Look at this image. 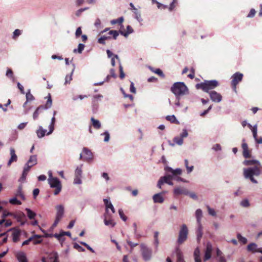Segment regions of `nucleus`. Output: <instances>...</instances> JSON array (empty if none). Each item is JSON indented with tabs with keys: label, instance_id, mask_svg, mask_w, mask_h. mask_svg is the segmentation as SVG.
<instances>
[{
	"label": "nucleus",
	"instance_id": "nucleus-8",
	"mask_svg": "<svg viewBox=\"0 0 262 262\" xmlns=\"http://www.w3.org/2000/svg\"><path fill=\"white\" fill-rule=\"evenodd\" d=\"M243 78V74L239 72H236L232 77L231 86L235 92L236 91V86Z\"/></svg>",
	"mask_w": 262,
	"mask_h": 262
},
{
	"label": "nucleus",
	"instance_id": "nucleus-59",
	"mask_svg": "<svg viewBox=\"0 0 262 262\" xmlns=\"http://www.w3.org/2000/svg\"><path fill=\"white\" fill-rule=\"evenodd\" d=\"M81 177L75 176L74 183L75 184H80L81 183Z\"/></svg>",
	"mask_w": 262,
	"mask_h": 262
},
{
	"label": "nucleus",
	"instance_id": "nucleus-9",
	"mask_svg": "<svg viewBox=\"0 0 262 262\" xmlns=\"http://www.w3.org/2000/svg\"><path fill=\"white\" fill-rule=\"evenodd\" d=\"M57 210L56 219L53 224L52 227L53 228L57 226V224L61 219L64 213V207L62 205H58L56 207Z\"/></svg>",
	"mask_w": 262,
	"mask_h": 262
},
{
	"label": "nucleus",
	"instance_id": "nucleus-5",
	"mask_svg": "<svg viewBox=\"0 0 262 262\" xmlns=\"http://www.w3.org/2000/svg\"><path fill=\"white\" fill-rule=\"evenodd\" d=\"M188 229L185 224H183L180 229L179 233L177 242L178 244L181 245L185 242L188 237Z\"/></svg>",
	"mask_w": 262,
	"mask_h": 262
},
{
	"label": "nucleus",
	"instance_id": "nucleus-54",
	"mask_svg": "<svg viewBox=\"0 0 262 262\" xmlns=\"http://www.w3.org/2000/svg\"><path fill=\"white\" fill-rule=\"evenodd\" d=\"M82 170L81 167H77L75 171V176L81 177Z\"/></svg>",
	"mask_w": 262,
	"mask_h": 262
},
{
	"label": "nucleus",
	"instance_id": "nucleus-55",
	"mask_svg": "<svg viewBox=\"0 0 262 262\" xmlns=\"http://www.w3.org/2000/svg\"><path fill=\"white\" fill-rule=\"evenodd\" d=\"M158 236H159V232L158 231H156L154 233V238H155V244L157 247H158V244H159Z\"/></svg>",
	"mask_w": 262,
	"mask_h": 262
},
{
	"label": "nucleus",
	"instance_id": "nucleus-47",
	"mask_svg": "<svg viewBox=\"0 0 262 262\" xmlns=\"http://www.w3.org/2000/svg\"><path fill=\"white\" fill-rule=\"evenodd\" d=\"M9 202L13 205H20L21 202L16 198H14L9 200Z\"/></svg>",
	"mask_w": 262,
	"mask_h": 262
},
{
	"label": "nucleus",
	"instance_id": "nucleus-22",
	"mask_svg": "<svg viewBox=\"0 0 262 262\" xmlns=\"http://www.w3.org/2000/svg\"><path fill=\"white\" fill-rule=\"evenodd\" d=\"M16 257L19 262H28L26 254L23 252H18L17 253Z\"/></svg>",
	"mask_w": 262,
	"mask_h": 262
},
{
	"label": "nucleus",
	"instance_id": "nucleus-31",
	"mask_svg": "<svg viewBox=\"0 0 262 262\" xmlns=\"http://www.w3.org/2000/svg\"><path fill=\"white\" fill-rule=\"evenodd\" d=\"M166 119L169 121L171 123H175L176 124H179V121L176 119L174 115H169L166 117Z\"/></svg>",
	"mask_w": 262,
	"mask_h": 262
},
{
	"label": "nucleus",
	"instance_id": "nucleus-25",
	"mask_svg": "<svg viewBox=\"0 0 262 262\" xmlns=\"http://www.w3.org/2000/svg\"><path fill=\"white\" fill-rule=\"evenodd\" d=\"M32 166H31L30 165L26 163L24 168V170L22 173V176L21 177V179L23 180H25L28 174V172L30 171L31 168Z\"/></svg>",
	"mask_w": 262,
	"mask_h": 262
},
{
	"label": "nucleus",
	"instance_id": "nucleus-6",
	"mask_svg": "<svg viewBox=\"0 0 262 262\" xmlns=\"http://www.w3.org/2000/svg\"><path fill=\"white\" fill-rule=\"evenodd\" d=\"M141 251L143 259L145 261L149 260L152 256V251L148 248L145 244L140 245Z\"/></svg>",
	"mask_w": 262,
	"mask_h": 262
},
{
	"label": "nucleus",
	"instance_id": "nucleus-21",
	"mask_svg": "<svg viewBox=\"0 0 262 262\" xmlns=\"http://www.w3.org/2000/svg\"><path fill=\"white\" fill-rule=\"evenodd\" d=\"M165 170L168 172L171 173V174H172L171 176H172V179H173V176H178V175H180L182 173V172L181 169H180V168H177L175 170H173L171 167H167L165 169Z\"/></svg>",
	"mask_w": 262,
	"mask_h": 262
},
{
	"label": "nucleus",
	"instance_id": "nucleus-7",
	"mask_svg": "<svg viewBox=\"0 0 262 262\" xmlns=\"http://www.w3.org/2000/svg\"><path fill=\"white\" fill-rule=\"evenodd\" d=\"M49 181L51 187L55 188V190L54 192V194L57 195L61 189L60 182L57 178L49 179Z\"/></svg>",
	"mask_w": 262,
	"mask_h": 262
},
{
	"label": "nucleus",
	"instance_id": "nucleus-56",
	"mask_svg": "<svg viewBox=\"0 0 262 262\" xmlns=\"http://www.w3.org/2000/svg\"><path fill=\"white\" fill-rule=\"evenodd\" d=\"M80 244H81L82 245L85 246L89 250H90L92 253L95 252L94 250L89 245H88L85 242H80Z\"/></svg>",
	"mask_w": 262,
	"mask_h": 262
},
{
	"label": "nucleus",
	"instance_id": "nucleus-38",
	"mask_svg": "<svg viewBox=\"0 0 262 262\" xmlns=\"http://www.w3.org/2000/svg\"><path fill=\"white\" fill-rule=\"evenodd\" d=\"M55 122V117H53L51 120V124L49 126V132L47 134V135L51 134L54 130V124Z\"/></svg>",
	"mask_w": 262,
	"mask_h": 262
},
{
	"label": "nucleus",
	"instance_id": "nucleus-29",
	"mask_svg": "<svg viewBox=\"0 0 262 262\" xmlns=\"http://www.w3.org/2000/svg\"><path fill=\"white\" fill-rule=\"evenodd\" d=\"M47 133V130L44 129L42 126H39L38 129L36 131V134L37 137L39 138H41L45 136L46 133Z\"/></svg>",
	"mask_w": 262,
	"mask_h": 262
},
{
	"label": "nucleus",
	"instance_id": "nucleus-28",
	"mask_svg": "<svg viewBox=\"0 0 262 262\" xmlns=\"http://www.w3.org/2000/svg\"><path fill=\"white\" fill-rule=\"evenodd\" d=\"M37 156L36 155H33L30 157V158L27 163L30 165L31 166H33L37 164Z\"/></svg>",
	"mask_w": 262,
	"mask_h": 262
},
{
	"label": "nucleus",
	"instance_id": "nucleus-43",
	"mask_svg": "<svg viewBox=\"0 0 262 262\" xmlns=\"http://www.w3.org/2000/svg\"><path fill=\"white\" fill-rule=\"evenodd\" d=\"M84 45L82 43H79L78 45V49H74L73 51L74 53H76L77 52L79 53H81L82 51L84 50Z\"/></svg>",
	"mask_w": 262,
	"mask_h": 262
},
{
	"label": "nucleus",
	"instance_id": "nucleus-57",
	"mask_svg": "<svg viewBox=\"0 0 262 262\" xmlns=\"http://www.w3.org/2000/svg\"><path fill=\"white\" fill-rule=\"evenodd\" d=\"M118 212H119V214L120 217L124 221H126L127 220V217L124 214L123 210L122 209H119Z\"/></svg>",
	"mask_w": 262,
	"mask_h": 262
},
{
	"label": "nucleus",
	"instance_id": "nucleus-15",
	"mask_svg": "<svg viewBox=\"0 0 262 262\" xmlns=\"http://www.w3.org/2000/svg\"><path fill=\"white\" fill-rule=\"evenodd\" d=\"M173 193L175 196L179 195H188L189 194L188 191L184 187H178L174 188L173 190Z\"/></svg>",
	"mask_w": 262,
	"mask_h": 262
},
{
	"label": "nucleus",
	"instance_id": "nucleus-17",
	"mask_svg": "<svg viewBox=\"0 0 262 262\" xmlns=\"http://www.w3.org/2000/svg\"><path fill=\"white\" fill-rule=\"evenodd\" d=\"M8 215L12 216L18 222L22 221L23 220H25L26 219L25 214L22 212H18L15 213H9Z\"/></svg>",
	"mask_w": 262,
	"mask_h": 262
},
{
	"label": "nucleus",
	"instance_id": "nucleus-19",
	"mask_svg": "<svg viewBox=\"0 0 262 262\" xmlns=\"http://www.w3.org/2000/svg\"><path fill=\"white\" fill-rule=\"evenodd\" d=\"M11 158L8 162V166H10L12 162H16L17 160V157L15 154V149L13 148H11L10 150Z\"/></svg>",
	"mask_w": 262,
	"mask_h": 262
},
{
	"label": "nucleus",
	"instance_id": "nucleus-36",
	"mask_svg": "<svg viewBox=\"0 0 262 262\" xmlns=\"http://www.w3.org/2000/svg\"><path fill=\"white\" fill-rule=\"evenodd\" d=\"M46 236L47 237H56L59 241H62L63 240L62 239L63 234H62V232H61L59 234L56 233L55 234H47Z\"/></svg>",
	"mask_w": 262,
	"mask_h": 262
},
{
	"label": "nucleus",
	"instance_id": "nucleus-37",
	"mask_svg": "<svg viewBox=\"0 0 262 262\" xmlns=\"http://www.w3.org/2000/svg\"><path fill=\"white\" fill-rule=\"evenodd\" d=\"M195 216L198 224H200V223H201V218L202 217V211L200 209H198L196 210Z\"/></svg>",
	"mask_w": 262,
	"mask_h": 262
},
{
	"label": "nucleus",
	"instance_id": "nucleus-33",
	"mask_svg": "<svg viewBox=\"0 0 262 262\" xmlns=\"http://www.w3.org/2000/svg\"><path fill=\"white\" fill-rule=\"evenodd\" d=\"M26 101L25 102V103L23 105L24 107H25L26 105L29 101H32L34 99V96L31 94L30 91L29 90L28 92L26 93Z\"/></svg>",
	"mask_w": 262,
	"mask_h": 262
},
{
	"label": "nucleus",
	"instance_id": "nucleus-44",
	"mask_svg": "<svg viewBox=\"0 0 262 262\" xmlns=\"http://www.w3.org/2000/svg\"><path fill=\"white\" fill-rule=\"evenodd\" d=\"M115 70L113 69L110 70V75L107 76L106 78V81H108L111 77L116 78Z\"/></svg>",
	"mask_w": 262,
	"mask_h": 262
},
{
	"label": "nucleus",
	"instance_id": "nucleus-35",
	"mask_svg": "<svg viewBox=\"0 0 262 262\" xmlns=\"http://www.w3.org/2000/svg\"><path fill=\"white\" fill-rule=\"evenodd\" d=\"M222 252L219 249H216V255L219 257V262H226L225 258L222 255Z\"/></svg>",
	"mask_w": 262,
	"mask_h": 262
},
{
	"label": "nucleus",
	"instance_id": "nucleus-14",
	"mask_svg": "<svg viewBox=\"0 0 262 262\" xmlns=\"http://www.w3.org/2000/svg\"><path fill=\"white\" fill-rule=\"evenodd\" d=\"M247 250L253 253L260 252L262 253V249H257V245L255 243H250L247 246ZM260 262H262V257L260 258Z\"/></svg>",
	"mask_w": 262,
	"mask_h": 262
},
{
	"label": "nucleus",
	"instance_id": "nucleus-1",
	"mask_svg": "<svg viewBox=\"0 0 262 262\" xmlns=\"http://www.w3.org/2000/svg\"><path fill=\"white\" fill-rule=\"evenodd\" d=\"M243 164L246 166L255 165L253 167L244 168V175L245 178L249 179L252 183L257 184L258 182L253 177L254 176H258L261 173L260 162L256 160H246L244 161Z\"/></svg>",
	"mask_w": 262,
	"mask_h": 262
},
{
	"label": "nucleus",
	"instance_id": "nucleus-48",
	"mask_svg": "<svg viewBox=\"0 0 262 262\" xmlns=\"http://www.w3.org/2000/svg\"><path fill=\"white\" fill-rule=\"evenodd\" d=\"M178 4V0H173L172 3L170 4V6L168 8L169 11L173 10L174 8L176 7Z\"/></svg>",
	"mask_w": 262,
	"mask_h": 262
},
{
	"label": "nucleus",
	"instance_id": "nucleus-2",
	"mask_svg": "<svg viewBox=\"0 0 262 262\" xmlns=\"http://www.w3.org/2000/svg\"><path fill=\"white\" fill-rule=\"evenodd\" d=\"M219 85V82L216 80H205L204 82L196 84L197 89H201L205 92L209 93L210 91L214 89Z\"/></svg>",
	"mask_w": 262,
	"mask_h": 262
},
{
	"label": "nucleus",
	"instance_id": "nucleus-42",
	"mask_svg": "<svg viewBox=\"0 0 262 262\" xmlns=\"http://www.w3.org/2000/svg\"><path fill=\"white\" fill-rule=\"evenodd\" d=\"M177 262H185L182 253L180 251L177 252Z\"/></svg>",
	"mask_w": 262,
	"mask_h": 262
},
{
	"label": "nucleus",
	"instance_id": "nucleus-20",
	"mask_svg": "<svg viewBox=\"0 0 262 262\" xmlns=\"http://www.w3.org/2000/svg\"><path fill=\"white\" fill-rule=\"evenodd\" d=\"M103 202H104V204L106 207V213H105L108 214V209H110L111 210L112 213H115V208H114L111 202L107 199H104L103 200Z\"/></svg>",
	"mask_w": 262,
	"mask_h": 262
},
{
	"label": "nucleus",
	"instance_id": "nucleus-26",
	"mask_svg": "<svg viewBox=\"0 0 262 262\" xmlns=\"http://www.w3.org/2000/svg\"><path fill=\"white\" fill-rule=\"evenodd\" d=\"M133 29L130 26L128 25L126 27V31L120 30L119 33L125 37L128 36V35L133 32Z\"/></svg>",
	"mask_w": 262,
	"mask_h": 262
},
{
	"label": "nucleus",
	"instance_id": "nucleus-46",
	"mask_svg": "<svg viewBox=\"0 0 262 262\" xmlns=\"http://www.w3.org/2000/svg\"><path fill=\"white\" fill-rule=\"evenodd\" d=\"M119 32L116 30H111L109 31L108 34L112 35L113 39H116L117 36L119 35Z\"/></svg>",
	"mask_w": 262,
	"mask_h": 262
},
{
	"label": "nucleus",
	"instance_id": "nucleus-3",
	"mask_svg": "<svg viewBox=\"0 0 262 262\" xmlns=\"http://www.w3.org/2000/svg\"><path fill=\"white\" fill-rule=\"evenodd\" d=\"M171 91L177 96H180L188 93V88L183 82H175L170 89Z\"/></svg>",
	"mask_w": 262,
	"mask_h": 262
},
{
	"label": "nucleus",
	"instance_id": "nucleus-13",
	"mask_svg": "<svg viewBox=\"0 0 262 262\" xmlns=\"http://www.w3.org/2000/svg\"><path fill=\"white\" fill-rule=\"evenodd\" d=\"M243 143L242 144V147L243 150V155L245 158H249L251 157L250 151L248 149V146L247 144L245 142V139H243Z\"/></svg>",
	"mask_w": 262,
	"mask_h": 262
},
{
	"label": "nucleus",
	"instance_id": "nucleus-16",
	"mask_svg": "<svg viewBox=\"0 0 262 262\" xmlns=\"http://www.w3.org/2000/svg\"><path fill=\"white\" fill-rule=\"evenodd\" d=\"M172 179H173L172 176H171L170 174L162 177L158 181L157 186L159 188H161V185L162 184H163L164 183H167L169 180H171Z\"/></svg>",
	"mask_w": 262,
	"mask_h": 262
},
{
	"label": "nucleus",
	"instance_id": "nucleus-45",
	"mask_svg": "<svg viewBox=\"0 0 262 262\" xmlns=\"http://www.w3.org/2000/svg\"><path fill=\"white\" fill-rule=\"evenodd\" d=\"M173 142L179 145H181L183 143V139L181 137H176L174 138Z\"/></svg>",
	"mask_w": 262,
	"mask_h": 262
},
{
	"label": "nucleus",
	"instance_id": "nucleus-18",
	"mask_svg": "<svg viewBox=\"0 0 262 262\" xmlns=\"http://www.w3.org/2000/svg\"><path fill=\"white\" fill-rule=\"evenodd\" d=\"M212 246L210 244H207L205 250V255L204 257V261H206L210 258L212 252Z\"/></svg>",
	"mask_w": 262,
	"mask_h": 262
},
{
	"label": "nucleus",
	"instance_id": "nucleus-10",
	"mask_svg": "<svg viewBox=\"0 0 262 262\" xmlns=\"http://www.w3.org/2000/svg\"><path fill=\"white\" fill-rule=\"evenodd\" d=\"M93 157V155L92 152L89 150L87 148L84 147L83 149V155L80 154V159H82L83 158V160L84 161H89L91 160Z\"/></svg>",
	"mask_w": 262,
	"mask_h": 262
},
{
	"label": "nucleus",
	"instance_id": "nucleus-27",
	"mask_svg": "<svg viewBox=\"0 0 262 262\" xmlns=\"http://www.w3.org/2000/svg\"><path fill=\"white\" fill-rule=\"evenodd\" d=\"M91 121L92 122V125L94 127V128H95L96 129H98L101 128V123L99 120L95 119L93 117H92L91 119Z\"/></svg>",
	"mask_w": 262,
	"mask_h": 262
},
{
	"label": "nucleus",
	"instance_id": "nucleus-41",
	"mask_svg": "<svg viewBox=\"0 0 262 262\" xmlns=\"http://www.w3.org/2000/svg\"><path fill=\"white\" fill-rule=\"evenodd\" d=\"M124 20V18L123 17H120L117 19H113L111 21V23L112 25L119 24L121 25Z\"/></svg>",
	"mask_w": 262,
	"mask_h": 262
},
{
	"label": "nucleus",
	"instance_id": "nucleus-32",
	"mask_svg": "<svg viewBox=\"0 0 262 262\" xmlns=\"http://www.w3.org/2000/svg\"><path fill=\"white\" fill-rule=\"evenodd\" d=\"M198 224V228L196 231V235H197V239L198 241H200V239L202 237L203 235V227L201 225V223H200V224Z\"/></svg>",
	"mask_w": 262,
	"mask_h": 262
},
{
	"label": "nucleus",
	"instance_id": "nucleus-24",
	"mask_svg": "<svg viewBox=\"0 0 262 262\" xmlns=\"http://www.w3.org/2000/svg\"><path fill=\"white\" fill-rule=\"evenodd\" d=\"M32 166H31L30 165L26 163L24 168V170L22 173V176L21 177V179L23 180H25L28 174V172L30 171L31 168Z\"/></svg>",
	"mask_w": 262,
	"mask_h": 262
},
{
	"label": "nucleus",
	"instance_id": "nucleus-50",
	"mask_svg": "<svg viewBox=\"0 0 262 262\" xmlns=\"http://www.w3.org/2000/svg\"><path fill=\"white\" fill-rule=\"evenodd\" d=\"M73 247H74V249H76L79 252H84V251H85V249L83 247H82L81 246H80V245H79L77 243H74V244Z\"/></svg>",
	"mask_w": 262,
	"mask_h": 262
},
{
	"label": "nucleus",
	"instance_id": "nucleus-12",
	"mask_svg": "<svg viewBox=\"0 0 262 262\" xmlns=\"http://www.w3.org/2000/svg\"><path fill=\"white\" fill-rule=\"evenodd\" d=\"M10 231H13L12 236L13 242H18L19 241V237L21 234V230L17 228H12L10 229Z\"/></svg>",
	"mask_w": 262,
	"mask_h": 262
},
{
	"label": "nucleus",
	"instance_id": "nucleus-58",
	"mask_svg": "<svg viewBox=\"0 0 262 262\" xmlns=\"http://www.w3.org/2000/svg\"><path fill=\"white\" fill-rule=\"evenodd\" d=\"M101 135L104 136V141L105 142H108L109 141L110 137L108 132H105L104 133L102 134Z\"/></svg>",
	"mask_w": 262,
	"mask_h": 262
},
{
	"label": "nucleus",
	"instance_id": "nucleus-53",
	"mask_svg": "<svg viewBox=\"0 0 262 262\" xmlns=\"http://www.w3.org/2000/svg\"><path fill=\"white\" fill-rule=\"evenodd\" d=\"M154 72L155 73L158 74V75H159L160 76H161L162 78H164L165 76L162 71L161 70H160V69H156L155 71H154Z\"/></svg>",
	"mask_w": 262,
	"mask_h": 262
},
{
	"label": "nucleus",
	"instance_id": "nucleus-40",
	"mask_svg": "<svg viewBox=\"0 0 262 262\" xmlns=\"http://www.w3.org/2000/svg\"><path fill=\"white\" fill-rule=\"evenodd\" d=\"M16 195L17 196L20 197L21 199L23 200H25V195L23 193L22 187L21 186H19L17 190V192L16 194Z\"/></svg>",
	"mask_w": 262,
	"mask_h": 262
},
{
	"label": "nucleus",
	"instance_id": "nucleus-23",
	"mask_svg": "<svg viewBox=\"0 0 262 262\" xmlns=\"http://www.w3.org/2000/svg\"><path fill=\"white\" fill-rule=\"evenodd\" d=\"M104 222L105 225L106 226L110 225L112 227H114L115 225V223L111 219V215L107 213H105V219L104 220Z\"/></svg>",
	"mask_w": 262,
	"mask_h": 262
},
{
	"label": "nucleus",
	"instance_id": "nucleus-64",
	"mask_svg": "<svg viewBox=\"0 0 262 262\" xmlns=\"http://www.w3.org/2000/svg\"><path fill=\"white\" fill-rule=\"evenodd\" d=\"M20 34V31L19 29H16L13 32V38L18 37Z\"/></svg>",
	"mask_w": 262,
	"mask_h": 262
},
{
	"label": "nucleus",
	"instance_id": "nucleus-11",
	"mask_svg": "<svg viewBox=\"0 0 262 262\" xmlns=\"http://www.w3.org/2000/svg\"><path fill=\"white\" fill-rule=\"evenodd\" d=\"M209 96L211 100L215 102L219 103L222 100V95L214 91H210Z\"/></svg>",
	"mask_w": 262,
	"mask_h": 262
},
{
	"label": "nucleus",
	"instance_id": "nucleus-30",
	"mask_svg": "<svg viewBox=\"0 0 262 262\" xmlns=\"http://www.w3.org/2000/svg\"><path fill=\"white\" fill-rule=\"evenodd\" d=\"M153 200L155 203H162L164 201V199L160 193H157L153 196Z\"/></svg>",
	"mask_w": 262,
	"mask_h": 262
},
{
	"label": "nucleus",
	"instance_id": "nucleus-4",
	"mask_svg": "<svg viewBox=\"0 0 262 262\" xmlns=\"http://www.w3.org/2000/svg\"><path fill=\"white\" fill-rule=\"evenodd\" d=\"M45 98L47 99L45 105L39 106L33 113V118L34 120H36L38 118L39 115L42 112L43 110L49 108L51 107L52 104V100L51 94L49 93L48 96L46 97Z\"/></svg>",
	"mask_w": 262,
	"mask_h": 262
},
{
	"label": "nucleus",
	"instance_id": "nucleus-63",
	"mask_svg": "<svg viewBox=\"0 0 262 262\" xmlns=\"http://www.w3.org/2000/svg\"><path fill=\"white\" fill-rule=\"evenodd\" d=\"M6 76L9 77H13V71L11 69H8L7 71V73H6Z\"/></svg>",
	"mask_w": 262,
	"mask_h": 262
},
{
	"label": "nucleus",
	"instance_id": "nucleus-34",
	"mask_svg": "<svg viewBox=\"0 0 262 262\" xmlns=\"http://www.w3.org/2000/svg\"><path fill=\"white\" fill-rule=\"evenodd\" d=\"M200 250L198 248H196L194 251V256L195 262H201V258L200 257Z\"/></svg>",
	"mask_w": 262,
	"mask_h": 262
},
{
	"label": "nucleus",
	"instance_id": "nucleus-52",
	"mask_svg": "<svg viewBox=\"0 0 262 262\" xmlns=\"http://www.w3.org/2000/svg\"><path fill=\"white\" fill-rule=\"evenodd\" d=\"M241 206H242L243 207H248L250 206V204L247 199H245V200H243L241 202Z\"/></svg>",
	"mask_w": 262,
	"mask_h": 262
},
{
	"label": "nucleus",
	"instance_id": "nucleus-49",
	"mask_svg": "<svg viewBox=\"0 0 262 262\" xmlns=\"http://www.w3.org/2000/svg\"><path fill=\"white\" fill-rule=\"evenodd\" d=\"M206 208L207 209L208 213L210 215L213 216H216V212L215 211V210L213 209L210 208L208 205L206 206Z\"/></svg>",
	"mask_w": 262,
	"mask_h": 262
},
{
	"label": "nucleus",
	"instance_id": "nucleus-62",
	"mask_svg": "<svg viewBox=\"0 0 262 262\" xmlns=\"http://www.w3.org/2000/svg\"><path fill=\"white\" fill-rule=\"evenodd\" d=\"M82 34L81 27H78L76 31L75 35L76 37H79Z\"/></svg>",
	"mask_w": 262,
	"mask_h": 262
},
{
	"label": "nucleus",
	"instance_id": "nucleus-60",
	"mask_svg": "<svg viewBox=\"0 0 262 262\" xmlns=\"http://www.w3.org/2000/svg\"><path fill=\"white\" fill-rule=\"evenodd\" d=\"M73 72L71 73V74L70 75H67L65 78V82L64 84H68L70 83V81L72 80V75Z\"/></svg>",
	"mask_w": 262,
	"mask_h": 262
},
{
	"label": "nucleus",
	"instance_id": "nucleus-61",
	"mask_svg": "<svg viewBox=\"0 0 262 262\" xmlns=\"http://www.w3.org/2000/svg\"><path fill=\"white\" fill-rule=\"evenodd\" d=\"M256 13V11L254 9H251L247 15L248 17H253Z\"/></svg>",
	"mask_w": 262,
	"mask_h": 262
},
{
	"label": "nucleus",
	"instance_id": "nucleus-39",
	"mask_svg": "<svg viewBox=\"0 0 262 262\" xmlns=\"http://www.w3.org/2000/svg\"><path fill=\"white\" fill-rule=\"evenodd\" d=\"M26 211L27 214V216L30 219H33L36 216V213L32 211L30 209L26 208Z\"/></svg>",
	"mask_w": 262,
	"mask_h": 262
},
{
	"label": "nucleus",
	"instance_id": "nucleus-51",
	"mask_svg": "<svg viewBox=\"0 0 262 262\" xmlns=\"http://www.w3.org/2000/svg\"><path fill=\"white\" fill-rule=\"evenodd\" d=\"M237 238L238 241L243 244H246L247 242V239L245 237H243L240 234H237Z\"/></svg>",
	"mask_w": 262,
	"mask_h": 262
}]
</instances>
